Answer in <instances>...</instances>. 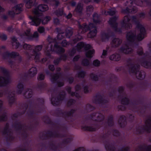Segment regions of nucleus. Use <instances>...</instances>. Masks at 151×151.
<instances>
[{
    "label": "nucleus",
    "instance_id": "72a5a7b5",
    "mask_svg": "<svg viewBox=\"0 0 151 151\" xmlns=\"http://www.w3.org/2000/svg\"><path fill=\"white\" fill-rule=\"evenodd\" d=\"M8 99L10 103H12L14 100V95L13 93H10L8 97Z\"/></svg>",
    "mask_w": 151,
    "mask_h": 151
},
{
    "label": "nucleus",
    "instance_id": "f704fd0d",
    "mask_svg": "<svg viewBox=\"0 0 151 151\" xmlns=\"http://www.w3.org/2000/svg\"><path fill=\"white\" fill-rule=\"evenodd\" d=\"M82 65L84 66H87L90 64V60L86 59L83 60L82 62Z\"/></svg>",
    "mask_w": 151,
    "mask_h": 151
},
{
    "label": "nucleus",
    "instance_id": "37998d69",
    "mask_svg": "<svg viewBox=\"0 0 151 151\" xmlns=\"http://www.w3.org/2000/svg\"><path fill=\"white\" fill-rule=\"evenodd\" d=\"M93 64L96 66H98L100 64V62L97 60H95L93 61Z\"/></svg>",
    "mask_w": 151,
    "mask_h": 151
},
{
    "label": "nucleus",
    "instance_id": "4468645a",
    "mask_svg": "<svg viewBox=\"0 0 151 151\" xmlns=\"http://www.w3.org/2000/svg\"><path fill=\"white\" fill-rule=\"evenodd\" d=\"M131 9H129L128 7L126 9L122 10V12L124 14H128L130 13H135L137 12V9L134 6L130 7Z\"/></svg>",
    "mask_w": 151,
    "mask_h": 151
},
{
    "label": "nucleus",
    "instance_id": "f8f14e48",
    "mask_svg": "<svg viewBox=\"0 0 151 151\" xmlns=\"http://www.w3.org/2000/svg\"><path fill=\"white\" fill-rule=\"evenodd\" d=\"M19 55V53L17 52H6L4 54V58H6V57L15 58L17 56H18Z\"/></svg>",
    "mask_w": 151,
    "mask_h": 151
},
{
    "label": "nucleus",
    "instance_id": "6ab92c4d",
    "mask_svg": "<svg viewBox=\"0 0 151 151\" xmlns=\"http://www.w3.org/2000/svg\"><path fill=\"white\" fill-rule=\"evenodd\" d=\"M28 73L30 76L33 77L35 76L37 73V70L35 67H32L29 70Z\"/></svg>",
    "mask_w": 151,
    "mask_h": 151
},
{
    "label": "nucleus",
    "instance_id": "a18cd8bd",
    "mask_svg": "<svg viewBox=\"0 0 151 151\" xmlns=\"http://www.w3.org/2000/svg\"><path fill=\"white\" fill-rule=\"evenodd\" d=\"M93 10V8L91 5L88 6L87 8V13L92 12Z\"/></svg>",
    "mask_w": 151,
    "mask_h": 151
},
{
    "label": "nucleus",
    "instance_id": "4d7b16f0",
    "mask_svg": "<svg viewBox=\"0 0 151 151\" xmlns=\"http://www.w3.org/2000/svg\"><path fill=\"white\" fill-rule=\"evenodd\" d=\"M1 38L3 40H6L7 39V37L5 35H1Z\"/></svg>",
    "mask_w": 151,
    "mask_h": 151
},
{
    "label": "nucleus",
    "instance_id": "58836bf2",
    "mask_svg": "<svg viewBox=\"0 0 151 151\" xmlns=\"http://www.w3.org/2000/svg\"><path fill=\"white\" fill-rule=\"evenodd\" d=\"M151 63L150 62H148L147 61H144L142 63V65L146 68H148L150 65Z\"/></svg>",
    "mask_w": 151,
    "mask_h": 151
},
{
    "label": "nucleus",
    "instance_id": "ddd939ff",
    "mask_svg": "<svg viewBox=\"0 0 151 151\" xmlns=\"http://www.w3.org/2000/svg\"><path fill=\"white\" fill-rule=\"evenodd\" d=\"M104 117L101 114L96 113H94L92 116V118L96 121H100L103 119Z\"/></svg>",
    "mask_w": 151,
    "mask_h": 151
},
{
    "label": "nucleus",
    "instance_id": "dca6fc26",
    "mask_svg": "<svg viewBox=\"0 0 151 151\" xmlns=\"http://www.w3.org/2000/svg\"><path fill=\"white\" fill-rule=\"evenodd\" d=\"M56 15L58 16H61L63 14L65 16L67 19H69L71 18L72 16V15L71 14L69 13L68 16H66L65 14H64L63 13V10L62 9H59L57 10L55 12Z\"/></svg>",
    "mask_w": 151,
    "mask_h": 151
},
{
    "label": "nucleus",
    "instance_id": "393cba45",
    "mask_svg": "<svg viewBox=\"0 0 151 151\" xmlns=\"http://www.w3.org/2000/svg\"><path fill=\"white\" fill-rule=\"evenodd\" d=\"M12 43L13 46H15V47L16 48H19L21 46V45L17 42L16 38L13 37L12 38Z\"/></svg>",
    "mask_w": 151,
    "mask_h": 151
},
{
    "label": "nucleus",
    "instance_id": "7c9ffc66",
    "mask_svg": "<svg viewBox=\"0 0 151 151\" xmlns=\"http://www.w3.org/2000/svg\"><path fill=\"white\" fill-rule=\"evenodd\" d=\"M93 19L94 23L95 24L98 23L99 22L98 15L97 13L94 14L93 15Z\"/></svg>",
    "mask_w": 151,
    "mask_h": 151
},
{
    "label": "nucleus",
    "instance_id": "7ed1b4c3",
    "mask_svg": "<svg viewBox=\"0 0 151 151\" xmlns=\"http://www.w3.org/2000/svg\"><path fill=\"white\" fill-rule=\"evenodd\" d=\"M137 27L140 30V34L136 37L134 32L131 31L128 32L126 35L127 42L125 44V46H123L121 47L119 50L120 52L125 54L130 53L132 50L131 47H129L132 45V43L136 39L138 40H141L144 38L146 33L143 26L140 23H138L137 24Z\"/></svg>",
    "mask_w": 151,
    "mask_h": 151
},
{
    "label": "nucleus",
    "instance_id": "9d476101",
    "mask_svg": "<svg viewBox=\"0 0 151 151\" xmlns=\"http://www.w3.org/2000/svg\"><path fill=\"white\" fill-rule=\"evenodd\" d=\"M39 37V34L35 32L32 35H31L29 29L27 30L22 35V37L24 39L33 40L37 39Z\"/></svg>",
    "mask_w": 151,
    "mask_h": 151
},
{
    "label": "nucleus",
    "instance_id": "6e6d98bb",
    "mask_svg": "<svg viewBox=\"0 0 151 151\" xmlns=\"http://www.w3.org/2000/svg\"><path fill=\"white\" fill-rule=\"evenodd\" d=\"M58 85L59 86H63V83L62 81H59L58 82Z\"/></svg>",
    "mask_w": 151,
    "mask_h": 151
},
{
    "label": "nucleus",
    "instance_id": "423d86ee",
    "mask_svg": "<svg viewBox=\"0 0 151 151\" xmlns=\"http://www.w3.org/2000/svg\"><path fill=\"white\" fill-rule=\"evenodd\" d=\"M42 48V45L33 46L32 51L30 52V53L28 52L26 53L27 57L29 59L35 60V62L40 61L41 54L39 52L40 51Z\"/></svg>",
    "mask_w": 151,
    "mask_h": 151
},
{
    "label": "nucleus",
    "instance_id": "052dcab7",
    "mask_svg": "<svg viewBox=\"0 0 151 151\" xmlns=\"http://www.w3.org/2000/svg\"><path fill=\"white\" fill-rule=\"evenodd\" d=\"M3 73L6 75H7L8 73V71L6 69H4L3 70Z\"/></svg>",
    "mask_w": 151,
    "mask_h": 151
},
{
    "label": "nucleus",
    "instance_id": "0e129e2a",
    "mask_svg": "<svg viewBox=\"0 0 151 151\" xmlns=\"http://www.w3.org/2000/svg\"><path fill=\"white\" fill-rule=\"evenodd\" d=\"M75 101L73 100H70L68 104H72L75 102Z\"/></svg>",
    "mask_w": 151,
    "mask_h": 151
},
{
    "label": "nucleus",
    "instance_id": "5701e85b",
    "mask_svg": "<svg viewBox=\"0 0 151 151\" xmlns=\"http://www.w3.org/2000/svg\"><path fill=\"white\" fill-rule=\"evenodd\" d=\"M109 35L108 33H103L101 35V39L103 41L106 42L107 41L109 37Z\"/></svg>",
    "mask_w": 151,
    "mask_h": 151
},
{
    "label": "nucleus",
    "instance_id": "79ce46f5",
    "mask_svg": "<svg viewBox=\"0 0 151 151\" xmlns=\"http://www.w3.org/2000/svg\"><path fill=\"white\" fill-rule=\"evenodd\" d=\"M38 31L40 33H45V29L43 27H39L38 29Z\"/></svg>",
    "mask_w": 151,
    "mask_h": 151
},
{
    "label": "nucleus",
    "instance_id": "6e6552de",
    "mask_svg": "<svg viewBox=\"0 0 151 151\" xmlns=\"http://www.w3.org/2000/svg\"><path fill=\"white\" fill-rule=\"evenodd\" d=\"M139 67L138 66H134L131 65L129 69L130 73H134L135 74L136 77L138 79H143L145 77V73L143 71H139Z\"/></svg>",
    "mask_w": 151,
    "mask_h": 151
},
{
    "label": "nucleus",
    "instance_id": "412c9836",
    "mask_svg": "<svg viewBox=\"0 0 151 151\" xmlns=\"http://www.w3.org/2000/svg\"><path fill=\"white\" fill-rule=\"evenodd\" d=\"M109 59L114 61H119L120 59V56L118 54H113L109 56Z\"/></svg>",
    "mask_w": 151,
    "mask_h": 151
},
{
    "label": "nucleus",
    "instance_id": "2f4dec72",
    "mask_svg": "<svg viewBox=\"0 0 151 151\" xmlns=\"http://www.w3.org/2000/svg\"><path fill=\"white\" fill-rule=\"evenodd\" d=\"M32 90L29 89L24 94L25 96V97L27 98H29L32 96Z\"/></svg>",
    "mask_w": 151,
    "mask_h": 151
},
{
    "label": "nucleus",
    "instance_id": "4c0bfd02",
    "mask_svg": "<svg viewBox=\"0 0 151 151\" xmlns=\"http://www.w3.org/2000/svg\"><path fill=\"white\" fill-rule=\"evenodd\" d=\"M82 38V37L79 34L76 36V37L73 40V42L74 43H76V42L81 40Z\"/></svg>",
    "mask_w": 151,
    "mask_h": 151
},
{
    "label": "nucleus",
    "instance_id": "e2e57ef3",
    "mask_svg": "<svg viewBox=\"0 0 151 151\" xmlns=\"http://www.w3.org/2000/svg\"><path fill=\"white\" fill-rule=\"evenodd\" d=\"M83 89L84 92L85 93H86L88 91V88H87V87H84Z\"/></svg>",
    "mask_w": 151,
    "mask_h": 151
},
{
    "label": "nucleus",
    "instance_id": "09e8293b",
    "mask_svg": "<svg viewBox=\"0 0 151 151\" xmlns=\"http://www.w3.org/2000/svg\"><path fill=\"white\" fill-rule=\"evenodd\" d=\"M60 58H57L54 61V63L55 65L58 64L60 62Z\"/></svg>",
    "mask_w": 151,
    "mask_h": 151
},
{
    "label": "nucleus",
    "instance_id": "20e7f679",
    "mask_svg": "<svg viewBox=\"0 0 151 151\" xmlns=\"http://www.w3.org/2000/svg\"><path fill=\"white\" fill-rule=\"evenodd\" d=\"M48 9L47 5L41 4L37 7L34 9L33 10V13L34 14L33 17L30 16L29 18L32 21L30 22L31 25L37 26L40 23L41 18H42L41 14L40 12H44L47 11Z\"/></svg>",
    "mask_w": 151,
    "mask_h": 151
},
{
    "label": "nucleus",
    "instance_id": "8fccbe9b",
    "mask_svg": "<svg viewBox=\"0 0 151 151\" xmlns=\"http://www.w3.org/2000/svg\"><path fill=\"white\" fill-rule=\"evenodd\" d=\"M49 68L52 71L54 70L55 69L54 66L53 65H50L49 66Z\"/></svg>",
    "mask_w": 151,
    "mask_h": 151
},
{
    "label": "nucleus",
    "instance_id": "1a4fd4ad",
    "mask_svg": "<svg viewBox=\"0 0 151 151\" xmlns=\"http://www.w3.org/2000/svg\"><path fill=\"white\" fill-rule=\"evenodd\" d=\"M44 1L48 2L49 1H51V0H43ZM35 0H24V2L26 3L25 6L27 8H30L34 4V3ZM59 4V2L57 0H53L50 3V4L53 6H57Z\"/></svg>",
    "mask_w": 151,
    "mask_h": 151
},
{
    "label": "nucleus",
    "instance_id": "bb28decb",
    "mask_svg": "<svg viewBox=\"0 0 151 151\" xmlns=\"http://www.w3.org/2000/svg\"><path fill=\"white\" fill-rule=\"evenodd\" d=\"M131 2H130V4L132 5H133V3H135L137 5L142 6H143L142 4H145L146 2V0H145L143 2L142 1H141L139 3H138L137 2V0H130Z\"/></svg>",
    "mask_w": 151,
    "mask_h": 151
},
{
    "label": "nucleus",
    "instance_id": "473e14b6",
    "mask_svg": "<svg viewBox=\"0 0 151 151\" xmlns=\"http://www.w3.org/2000/svg\"><path fill=\"white\" fill-rule=\"evenodd\" d=\"M59 78V75L58 74H56L51 76L50 80L52 82H54Z\"/></svg>",
    "mask_w": 151,
    "mask_h": 151
},
{
    "label": "nucleus",
    "instance_id": "de8ad7c7",
    "mask_svg": "<svg viewBox=\"0 0 151 151\" xmlns=\"http://www.w3.org/2000/svg\"><path fill=\"white\" fill-rule=\"evenodd\" d=\"M138 54L139 55H142L143 53L142 50V48L139 47L137 51Z\"/></svg>",
    "mask_w": 151,
    "mask_h": 151
},
{
    "label": "nucleus",
    "instance_id": "49530a36",
    "mask_svg": "<svg viewBox=\"0 0 151 151\" xmlns=\"http://www.w3.org/2000/svg\"><path fill=\"white\" fill-rule=\"evenodd\" d=\"M85 3H88L89 2L91 1L96 3H98L99 1V0H83Z\"/></svg>",
    "mask_w": 151,
    "mask_h": 151
},
{
    "label": "nucleus",
    "instance_id": "603ef678",
    "mask_svg": "<svg viewBox=\"0 0 151 151\" xmlns=\"http://www.w3.org/2000/svg\"><path fill=\"white\" fill-rule=\"evenodd\" d=\"M54 22L56 24L59 23V20L57 18H55L54 19Z\"/></svg>",
    "mask_w": 151,
    "mask_h": 151
},
{
    "label": "nucleus",
    "instance_id": "338daca9",
    "mask_svg": "<svg viewBox=\"0 0 151 151\" xmlns=\"http://www.w3.org/2000/svg\"><path fill=\"white\" fill-rule=\"evenodd\" d=\"M71 5L73 6H74L76 5V3L74 1H72L71 3Z\"/></svg>",
    "mask_w": 151,
    "mask_h": 151
},
{
    "label": "nucleus",
    "instance_id": "4be33fe9",
    "mask_svg": "<svg viewBox=\"0 0 151 151\" xmlns=\"http://www.w3.org/2000/svg\"><path fill=\"white\" fill-rule=\"evenodd\" d=\"M83 5L81 3L78 4L76 7V8L74 12V13L76 12L78 14H81L83 9L82 8Z\"/></svg>",
    "mask_w": 151,
    "mask_h": 151
},
{
    "label": "nucleus",
    "instance_id": "c03bdc74",
    "mask_svg": "<svg viewBox=\"0 0 151 151\" xmlns=\"http://www.w3.org/2000/svg\"><path fill=\"white\" fill-rule=\"evenodd\" d=\"M45 78L44 75L42 73H40L39 74L37 79L38 80H43Z\"/></svg>",
    "mask_w": 151,
    "mask_h": 151
},
{
    "label": "nucleus",
    "instance_id": "c85d7f7f",
    "mask_svg": "<svg viewBox=\"0 0 151 151\" xmlns=\"http://www.w3.org/2000/svg\"><path fill=\"white\" fill-rule=\"evenodd\" d=\"M23 47L25 50H30V52L31 51H32V49L33 48V45H31L29 44H25L23 45Z\"/></svg>",
    "mask_w": 151,
    "mask_h": 151
},
{
    "label": "nucleus",
    "instance_id": "39448f33",
    "mask_svg": "<svg viewBox=\"0 0 151 151\" xmlns=\"http://www.w3.org/2000/svg\"><path fill=\"white\" fill-rule=\"evenodd\" d=\"M79 29L78 31L79 34L81 32L83 33L88 30L90 31L88 35V37L89 38H92L95 36L97 33V30L95 25L92 24H89L88 26H87L85 24L83 26L79 25Z\"/></svg>",
    "mask_w": 151,
    "mask_h": 151
},
{
    "label": "nucleus",
    "instance_id": "ea45409f",
    "mask_svg": "<svg viewBox=\"0 0 151 151\" xmlns=\"http://www.w3.org/2000/svg\"><path fill=\"white\" fill-rule=\"evenodd\" d=\"M90 78L93 81H96L98 80V76L95 74L92 73L90 75Z\"/></svg>",
    "mask_w": 151,
    "mask_h": 151
},
{
    "label": "nucleus",
    "instance_id": "cd10ccee",
    "mask_svg": "<svg viewBox=\"0 0 151 151\" xmlns=\"http://www.w3.org/2000/svg\"><path fill=\"white\" fill-rule=\"evenodd\" d=\"M116 12L115 9L114 8L110 9L109 11L106 12L105 11L104 14L105 15H112L116 13Z\"/></svg>",
    "mask_w": 151,
    "mask_h": 151
},
{
    "label": "nucleus",
    "instance_id": "69168bd1",
    "mask_svg": "<svg viewBox=\"0 0 151 151\" xmlns=\"http://www.w3.org/2000/svg\"><path fill=\"white\" fill-rule=\"evenodd\" d=\"M83 150L82 148H79L78 149L75 150L74 151H82Z\"/></svg>",
    "mask_w": 151,
    "mask_h": 151
},
{
    "label": "nucleus",
    "instance_id": "bf43d9fd",
    "mask_svg": "<svg viewBox=\"0 0 151 151\" xmlns=\"http://www.w3.org/2000/svg\"><path fill=\"white\" fill-rule=\"evenodd\" d=\"M66 55H62L61 56L60 58L61 59H63V60H65L66 59Z\"/></svg>",
    "mask_w": 151,
    "mask_h": 151
},
{
    "label": "nucleus",
    "instance_id": "aec40b11",
    "mask_svg": "<svg viewBox=\"0 0 151 151\" xmlns=\"http://www.w3.org/2000/svg\"><path fill=\"white\" fill-rule=\"evenodd\" d=\"M151 128V118H149L145 122V126L144 129L148 131Z\"/></svg>",
    "mask_w": 151,
    "mask_h": 151
},
{
    "label": "nucleus",
    "instance_id": "9b49d317",
    "mask_svg": "<svg viewBox=\"0 0 151 151\" xmlns=\"http://www.w3.org/2000/svg\"><path fill=\"white\" fill-rule=\"evenodd\" d=\"M23 6V5L22 4H20L15 6L12 8V11L9 12V14L12 16L15 14H19L22 10Z\"/></svg>",
    "mask_w": 151,
    "mask_h": 151
},
{
    "label": "nucleus",
    "instance_id": "f257e3e1",
    "mask_svg": "<svg viewBox=\"0 0 151 151\" xmlns=\"http://www.w3.org/2000/svg\"><path fill=\"white\" fill-rule=\"evenodd\" d=\"M55 31L58 33L57 39H53L50 37L48 38L47 40L49 43L46 48L45 53L48 56H49L50 54L53 52L58 53L63 52L65 51L64 49L60 47L58 44L60 43L62 46H66L68 44L65 40L63 41L62 42L60 41L63 38L65 34L66 37L69 38L73 33L71 28L69 27L67 28L65 34L62 32L61 28H57L56 29Z\"/></svg>",
    "mask_w": 151,
    "mask_h": 151
},
{
    "label": "nucleus",
    "instance_id": "5fc2aeb1",
    "mask_svg": "<svg viewBox=\"0 0 151 151\" xmlns=\"http://www.w3.org/2000/svg\"><path fill=\"white\" fill-rule=\"evenodd\" d=\"M86 108L88 109H90L89 110H91L93 108V107L89 104H88L86 105Z\"/></svg>",
    "mask_w": 151,
    "mask_h": 151
},
{
    "label": "nucleus",
    "instance_id": "a878e982",
    "mask_svg": "<svg viewBox=\"0 0 151 151\" xmlns=\"http://www.w3.org/2000/svg\"><path fill=\"white\" fill-rule=\"evenodd\" d=\"M82 129L84 130L91 131H93L96 130L95 128H93L91 127H89L86 125L82 126Z\"/></svg>",
    "mask_w": 151,
    "mask_h": 151
},
{
    "label": "nucleus",
    "instance_id": "864d4df0",
    "mask_svg": "<svg viewBox=\"0 0 151 151\" xmlns=\"http://www.w3.org/2000/svg\"><path fill=\"white\" fill-rule=\"evenodd\" d=\"M106 52L107 51L106 50H103L102 53V55L101 56V57L102 58H104V57H103V56L106 55Z\"/></svg>",
    "mask_w": 151,
    "mask_h": 151
},
{
    "label": "nucleus",
    "instance_id": "2eb2a0df",
    "mask_svg": "<svg viewBox=\"0 0 151 151\" xmlns=\"http://www.w3.org/2000/svg\"><path fill=\"white\" fill-rule=\"evenodd\" d=\"M10 81V79L8 77L0 78V86L5 85Z\"/></svg>",
    "mask_w": 151,
    "mask_h": 151
},
{
    "label": "nucleus",
    "instance_id": "a19ab883",
    "mask_svg": "<svg viewBox=\"0 0 151 151\" xmlns=\"http://www.w3.org/2000/svg\"><path fill=\"white\" fill-rule=\"evenodd\" d=\"M85 73L83 71L79 72L78 74V76L79 77L83 78L85 76Z\"/></svg>",
    "mask_w": 151,
    "mask_h": 151
},
{
    "label": "nucleus",
    "instance_id": "0eeeda50",
    "mask_svg": "<svg viewBox=\"0 0 151 151\" xmlns=\"http://www.w3.org/2000/svg\"><path fill=\"white\" fill-rule=\"evenodd\" d=\"M92 46L88 44H86L83 42H81L77 45L76 48L78 51L81 50L82 48L86 51L85 55L86 57L91 58L93 55L95 53V50L93 49H91Z\"/></svg>",
    "mask_w": 151,
    "mask_h": 151
},
{
    "label": "nucleus",
    "instance_id": "13d9d810",
    "mask_svg": "<svg viewBox=\"0 0 151 151\" xmlns=\"http://www.w3.org/2000/svg\"><path fill=\"white\" fill-rule=\"evenodd\" d=\"M76 52V50L73 49L71 51V52L70 53V54L71 55H74V54Z\"/></svg>",
    "mask_w": 151,
    "mask_h": 151
},
{
    "label": "nucleus",
    "instance_id": "f03ea898",
    "mask_svg": "<svg viewBox=\"0 0 151 151\" xmlns=\"http://www.w3.org/2000/svg\"><path fill=\"white\" fill-rule=\"evenodd\" d=\"M145 15V14L144 13H141L139 14L138 17L133 16L131 18L129 16H126L121 21V27L116 22V17H114L111 18L109 21V23L113 28L116 32L120 33L124 29H130L132 27L131 22L136 23L139 19V18H143Z\"/></svg>",
    "mask_w": 151,
    "mask_h": 151
},
{
    "label": "nucleus",
    "instance_id": "a211bd4d",
    "mask_svg": "<svg viewBox=\"0 0 151 151\" xmlns=\"http://www.w3.org/2000/svg\"><path fill=\"white\" fill-rule=\"evenodd\" d=\"M80 89V85H78L75 87V89L76 90V93H71V88L69 87L67 88V90L69 93L70 94L71 96H75L77 97H78V94H77V91L79 90Z\"/></svg>",
    "mask_w": 151,
    "mask_h": 151
},
{
    "label": "nucleus",
    "instance_id": "b1692460",
    "mask_svg": "<svg viewBox=\"0 0 151 151\" xmlns=\"http://www.w3.org/2000/svg\"><path fill=\"white\" fill-rule=\"evenodd\" d=\"M23 90V85L21 83H19L16 88L17 93L18 94H20L21 93Z\"/></svg>",
    "mask_w": 151,
    "mask_h": 151
},
{
    "label": "nucleus",
    "instance_id": "c9c22d12",
    "mask_svg": "<svg viewBox=\"0 0 151 151\" xmlns=\"http://www.w3.org/2000/svg\"><path fill=\"white\" fill-rule=\"evenodd\" d=\"M50 19V17L49 16H46L42 20V23L43 24H45L47 23Z\"/></svg>",
    "mask_w": 151,
    "mask_h": 151
},
{
    "label": "nucleus",
    "instance_id": "680f3d73",
    "mask_svg": "<svg viewBox=\"0 0 151 151\" xmlns=\"http://www.w3.org/2000/svg\"><path fill=\"white\" fill-rule=\"evenodd\" d=\"M47 60V59L46 58H43L42 59L41 61L40 60V61L39 62H42V63H44Z\"/></svg>",
    "mask_w": 151,
    "mask_h": 151
},
{
    "label": "nucleus",
    "instance_id": "f3484780",
    "mask_svg": "<svg viewBox=\"0 0 151 151\" xmlns=\"http://www.w3.org/2000/svg\"><path fill=\"white\" fill-rule=\"evenodd\" d=\"M122 40L119 38H115L112 41L111 44L112 46L114 47H117L122 43Z\"/></svg>",
    "mask_w": 151,
    "mask_h": 151
},
{
    "label": "nucleus",
    "instance_id": "774afa93",
    "mask_svg": "<svg viewBox=\"0 0 151 151\" xmlns=\"http://www.w3.org/2000/svg\"><path fill=\"white\" fill-rule=\"evenodd\" d=\"M4 11V9L0 6V13Z\"/></svg>",
    "mask_w": 151,
    "mask_h": 151
},
{
    "label": "nucleus",
    "instance_id": "3c124183",
    "mask_svg": "<svg viewBox=\"0 0 151 151\" xmlns=\"http://www.w3.org/2000/svg\"><path fill=\"white\" fill-rule=\"evenodd\" d=\"M80 58V56L79 55H77L76 56L73 58V60L74 61H77Z\"/></svg>",
    "mask_w": 151,
    "mask_h": 151
},
{
    "label": "nucleus",
    "instance_id": "e433bc0d",
    "mask_svg": "<svg viewBox=\"0 0 151 151\" xmlns=\"http://www.w3.org/2000/svg\"><path fill=\"white\" fill-rule=\"evenodd\" d=\"M129 100L127 97H124L122 99L121 103L123 104L127 105L128 104Z\"/></svg>",
    "mask_w": 151,
    "mask_h": 151
},
{
    "label": "nucleus",
    "instance_id": "c756f323",
    "mask_svg": "<svg viewBox=\"0 0 151 151\" xmlns=\"http://www.w3.org/2000/svg\"><path fill=\"white\" fill-rule=\"evenodd\" d=\"M62 98H60V99H55L52 98L51 99V101L52 103L54 105H58V102H60V101L62 100L63 99H61Z\"/></svg>",
    "mask_w": 151,
    "mask_h": 151
}]
</instances>
